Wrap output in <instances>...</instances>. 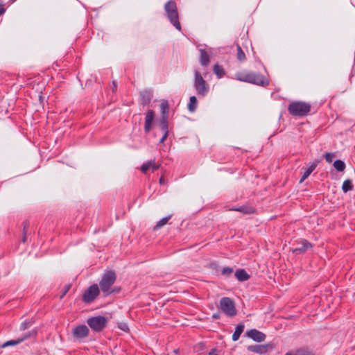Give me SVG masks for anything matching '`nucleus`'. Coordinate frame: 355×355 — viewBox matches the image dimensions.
<instances>
[{"label":"nucleus","mask_w":355,"mask_h":355,"mask_svg":"<svg viewBox=\"0 0 355 355\" xmlns=\"http://www.w3.org/2000/svg\"><path fill=\"white\" fill-rule=\"evenodd\" d=\"M113 290H114V292L119 291V289H117V288H114Z\"/></svg>","instance_id":"nucleus-49"},{"label":"nucleus","mask_w":355,"mask_h":355,"mask_svg":"<svg viewBox=\"0 0 355 355\" xmlns=\"http://www.w3.org/2000/svg\"><path fill=\"white\" fill-rule=\"evenodd\" d=\"M141 96L142 97V105H148L151 101V95L148 92H143L141 93Z\"/></svg>","instance_id":"nucleus-25"},{"label":"nucleus","mask_w":355,"mask_h":355,"mask_svg":"<svg viewBox=\"0 0 355 355\" xmlns=\"http://www.w3.org/2000/svg\"><path fill=\"white\" fill-rule=\"evenodd\" d=\"M120 329L123 330V331H126V330L128 329V326L126 324H125L121 325V326H120Z\"/></svg>","instance_id":"nucleus-42"},{"label":"nucleus","mask_w":355,"mask_h":355,"mask_svg":"<svg viewBox=\"0 0 355 355\" xmlns=\"http://www.w3.org/2000/svg\"><path fill=\"white\" fill-rule=\"evenodd\" d=\"M107 319L105 316L98 315L89 318L87 325L95 332H101L107 326Z\"/></svg>","instance_id":"nucleus-6"},{"label":"nucleus","mask_w":355,"mask_h":355,"mask_svg":"<svg viewBox=\"0 0 355 355\" xmlns=\"http://www.w3.org/2000/svg\"><path fill=\"white\" fill-rule=\"evenodd\" d=\"M236 50H237V53H236L237 60L239 62L245 61L246 59V57H245V53L242 50L240 45H239V44L236 45Z\"/></svg>","instance_id":"nucleus-20"},{"label":"nucleus","mask_w":355,"mask_h":355,"mask_svg":"<svg viewBox=\"0 0 355 355\" xmlns=\"http://www.w3.org/2000/svg\"><path fill=\"white\" fill-rule=\"evenodd\" d=\"M69 288H70V285H66L64 286L63 292H62V295H60V298H62L67 294V293L69 291Z\"/></svg>","instance_id":"nucleus-36"},{"label":"nucleus","mask_w":355,"mask_h":355,"mask_svg":"<svg viewBox=\"0 0 355 355\" xmlns=\"http://www.w3.org/2000/svg\"><path fill=\"white\" fill-rule=\"evenodd\" d=\"M6 12V9L3 8V5L0 4V16L3 15Z\"/></svg>","instance_id":"nucleus-40"},{"label":"nucleus","mask_w":355,"mask_h":355,"mask_svg":"<svg viewBox=\"0 0 355 355\" xmlns=\"http://www.w3.org/2000/svg\"><path fill=\"white\" fill-rule=\"evenodd\" d=\"M99 293L100 290L98 285L92 284L83 293L82 300L85 303H91L94 301Z\"/></svg>","instance_id":"nucleus-8"},{"label":"nucleus","mask_w":355,"mask_h":355,"mask_svg":"<svg viewBox=\"0 0 355 355\" xmlns=\"http://www.w3.org/2000/svg\"><path fill=\"white\" fill-rule=\"evenodd\" d=\"M219 307L221 311L229 317H233L236 315V309L234 302L230 297H222L220 300Z\"/></svg>","instance_id":"nucleus-7"},{"label":"nucleus","mask_w":355,"mask_h":355,"mask_svg":"<svg viewBox=\"0 0 355 355\" xmlns=\"http://www.w3.org/2000/svg\"><path fill=\"white\" fill-rule=\"evenodd\" d=\"M334 166L338 171L341 172L345 170V164L343 161H342L340 159H337L334 162Z\"/></svg>","instance_id":"nucleus-21"},{"label":"nucleus","mask_w":355,"mask_h":355,"mask_svg":"<svg viewBox=\"0 0 355 355\" xmlns=\"http://www.w3.org/2000/svg\"><path fill=\"white\" fill-rule=\"evenodd\" d=\"M170 218H171V216H166V217H164V218H162L161 220H159L157 223V224H156V225H155V229H158V228L162 227V226H164L165 224H166V223H167L168 220Z\"/></svg>","instance_id":"nucleus-29"},{"label":"nucleus","mask_w":355,"mask_h":355,"mask_svg":"<svg viewBox=\"0 0 355 355\" xmlns=\"http://www.w3.org/2000/svg\"><path fill=\"white\" fill-rule=\"evenodd\" d=\"M200 63L206 67L209 64V56L208 53L206 52L205 49H200Z\"/></svg>","instance_id":"nucleus-15"},{"label":"nucleus","mask_w":355,"mask_h":355,"mask_svg":"<svg viewBox=\"0 0 355 355\" xmlns=\"http://www.w3.org/2000/svg\"><path fill=\"white\" fill-rule=\"evenodd\" d=\"M159 183H160L161 184H164V179L163 178H161L159 179Z\"/></svg>","instance_id":"nucleus-45"},{"label":"nucleus","mask_w":355,"mask_h":355,"mask_svg":"<svg viewBox=\"0 0 355 355\" xmlns=\"http://www.w3.org/2000/svg\"><path fill=\"white\" fill-rule=\"evenodd\" d=\"M116 279V274L112 270L105 272L99 282V286L104 296H107L114 292V290H110L111 286L114 284Z\"/></svg>","instance_id":"nucleus-2"},{"label":"nucleus","mask_w":355,"mask_h":355,"mask_svg":"<svg viewBox=\"0 0 355 355\" xmlns=\"http://www.w3.org/2000/svg\"><path fill=\"white\" fill-rule=\"evenodd\" d=\"M116 89V85L115 82H113L112 90H113V92H114Z\"/></svg>","instance_id":"nucleus-44"},{"label":"nucleus","mask_w":355,"mask_h":355,"mask_svg":"<svg viewBox=\"0 0 355 355\" xmlns=\"http://www.w3.org/2000/svg\"><path fill=\"white\" fill-rule=\"evenodd\" d=\"M164 10L171 24H173L177 30L181 31V25L179 21V15L175 2L169 1L166 3Z\"/></svg>","instance_id":"nucleus-3"},{"label":"nucleus","mask_w":355,"mask_h":355,"mask_svg":"<svg viewBox=\"0 0 355 355\" xmlns=\"http://www.w3.org/2000/svg\"><path fill=\"white\" fill-rule=\"evenodd\" d=\"M178 352H179V349H175L173 350V353L175 354H178Z\"/></svg>","instance_id":"nucleus-47"},{"label":"nucleus","mask_w":355,"mask_h":355,"mask_svg":"<svg viewBox=\"0 0 355 355\" xmlns=\"http://www.w3.org/2000/svg\"><path fill=\"white\" fill-rule=\"evenodd\" d=\"M234 275L239 282H245L250 279V275L244 269L236 270Z\"/></svg>","instance_id":"nucleus-14"},{"label":"nucleus","mask_w":355,"mask_h":355,"mask_svg":"<svg viewBox=\"0 0 355 355\" xmlns=\"http://www.w3.org/2000/svg\"><path fill=\"white\" fill-rule=\"evenodd\" d=\"M285 355H311V353L308 350L303 349L297 350L295 353L288 352Z\"/></svg>","instance_id":"nucleus-30"},{"label":"nucleus","mask_w":355,"mask_h":355,"mask_svg":"<svg viewBox=\"0 0 355 355\" xmlns=\"http://www.w3.org/2000/svg\"><path fill=\"white\" fill-rule=\"evenodd\" d=\"M12 2H15L16 0H10Z\"/></svg>","instance_id":"nucleus-50"},{"label":"nucleus","mask_w":355,"mask_h":355,"mask_svg":"<svg viewBox=\"0 0 355 355\" xmlns=\"http://www.w3.org/2000/svg\"><path fill=\"white\" fill-rule=\"evenodd\" d=\"M236 79L257 85L267 86L269 84V81L264 78V76L260 73H238L236 74Z\"/></svg>","instance_id":"nucleus-1"},{"label":"nucleus","mask_w":355,"mask_h":355,"mask_svg":"<svg viewBox=\"0 0 355 355\" xmlns=\"http://www.w3.org/2000/svg\"><path fill=\"white\" fill-rule=\"evenodd\" d=\"M309 245H310V244H309V243H308V242H306H306L304 243L303 247H302V248H295V249L293 250V252H297V251L304 252V251H305V250L307 249V246H308Z\"/></svg>","instance_id":"nucleus-33"},{"label":"nucleus","mask_w":355,"mask_h":355,"mask_svg":"<svg viewBox=\"0 0 355 355\" xmlns=\"http://www.w3.org/2000/svg\"><path fill=\"white\" fill-rule=\"evenodd\" d=\"M150 162H152L151 165H150V168H152V171H155L156 170H157L159 167V164H157L154 160H151L150 161Z\"/></svg>","instance_id":"nucleus-35"},{"label":"nucleus","mask_w":355,"mask_h":355,"mask_svg":"<svg viewBox=\"0 0 355 355\" xmlns=\"http://www.w3.org/2000/svg\"><path fill=\"white\" fill-rule=\"evenodd\" d=\"M198 101L197 98L195 96H192L189 98V102L188 103V110L191 112H193L197 107Z\"/></svg>","instance_id":"nucleus-17"},{"label":"nucleus","mask_w":355,"mask_h":355,"mask_svg":"<svg viewBox=\"0 0 355 355\" xmlns=\"http://www.w3.org/2000/svg\"><path fill=\"white\" fill-rule=\"evenodd\" d=\"M220 313H214V314H213V315H212V318H213V319H215V320H216V319H219V318H220Z\"/></svg>","instance_id":"nucleus-39"},{"label":"nucleus","mask_w":355,"mask_h":355,"mask_svg":"<svg viewBox=\"0 0 355 355\" xmlns=\"http://www.w3.org/2000/svg\"><path fill=\"white\" fill-rule=\"evenodd\" d=\"M89 333L88 327L85 324H80L76 326L72 330V336L76 340H80L86 338Z\"/></svg>","instance_id":"nucleus-9"},{"label":"nucleus","mask_w":355,"mask_h":355,"mask_svg":"<svg viewBox=\"0 0 355 355\" xmlns=\"http://www.w3.org/2000/svg\"><path fill=\"white\" fill-rule=\"evenodd\" d=\"M26 236L24 235V236H23V239H22V242H23V243H25V242H26Z\"/></svg>","instance_id":"nucleus-46"},{"label":"nucleus","mask_w":355,"mask_h":355,"mask_svg":"<svg viewBox=\"0 0 355 355\" xmlns=\"http://www.w3.org/2000/svg\"><path fill=\"white\" fill-rule=\"evenodd\" d=\"M155 117L154 111L152 110H149L146 114L145 117V123L152 124Z\"/></svg>","instance_id":"nucleus-24"},{"label":"nucleus","mask_w":355,"mask_h":355,"mask_svg":"<svg viewBox=\"0 0 355 355\" xmlns=\"http://www.w3.org/2000/svg\"><path fill=\"white\" fill-rule=\"evenodd\" d=\"M151 125H152V124H150V123H145V124H144V130H145V132L146 133L149 132V131L150 130Z\"/></svg>","instance_id":"nucleus-37"},{"label":"nucleus","mask_w":355,"mask_h":355,"mask_svg":"<svg viewBox=\"0 0 355 355\" xmlns=\"http://www.w3.org/2000/svg\"><path fill=\"white\" fill-rule=\"evenodd\" d=\"M37 329H32L31 331H28L26 334H24L21 337L19 338V339H23V341L28 339L30 337H34L37 335Z\"/></svg>","instance_id":"nucleus-26"},{"label":"nucleus","mask_w":355,"mask_h":355,"mask_svg":"<svg viewBox=\"0 0 355 355\" xmlns=\"http://www.w3.org/2000/svg\"><path fill=\"white\" fill-rule=\"evenodd\" d=\"M26 228H27V224H26V223H24V234H26Z\"/></svg>","instance_id":"nucleus-43"},{"label":"nucleus","mask_w":355,"mask_h":355,"mask_svg":"<svg viewBox=\"0 0 355 355\" xmlns=\"http://www.w3.org/2000/svg\"><path fill=\"white\" fill-rule=\"evenodd\" d=\"M325 159L327 162L331 163L333 161L334 154L331 153H327L325 154Z\"/></svg>","instance_id":"nucleus-34"},{"label":"nucleus","mask_w":355,"mask_h":355,"mask_svg":"<svg viewBox=\"0 0 355 355\" xmlns=\"http://www.w3.org/2000/svg\"><path fill=\"white\" fill-rule=\"evenodd\" d=\"M168 135H167L166 132L164 133L163 134V136L162 137V138L160 139L159 143V144H162L164 142V141L166 139V138L168 137Z\"/></svg>","instance_id":"nucleus-38"},{"label":"nucleus","mask_w":355,"mask_h":355,"mask_svg":"<svg viewBox=\"0 0 355 355\" xmlns=\"http://www.w3.org/2000/svg\"><path fill=\"white\" fill-rule=\"evenodd\" d=\"M315 166H313V165L312 164V168H311L312 171L314 170Z\"/></svg>","instance_id":"nucleus-48"},{"label":"nucleus","mask_w":355,"mask_h":355,"mask_svg":"<svg viewBox=\"0 0 355 355\" xmlns=\"http://www.w3.org/2000/svg\"><path fill=\"white\" fill-rule=\"evenodd\" d=\"M161 119L160 120H168L169 116V105L166 101H164L160 104Z\"/></svg>","instance_id":"nucleus-12"},{"label":"nucleus","mask_w":355,"mask_h":355,"mask_svg":"<svg viewBox=\"0 0 355 355\" xmlns=\"http://www.w3.org/2000/svg\"><path fill=\"white\" fill-rule=\"evenodd\" d=\"M310 109L311 105L302 101L291 102L288 107L289 114L295 117H302L306 115Z\"/></svg>","instance_id":"nucleus-5"},{"label":"nucleus","mask_w":355,"mask_h":355,"mask_svg":"<svg viewBox=\"0 0 355 355\" xmlns=\"http://www.w3.org/2000/svg\"><path fill=\"white\" fill-rule=\"evenodd\" d=\"M159 126L164 133L168 135V120H159Z\"/></svg>","instance_id":"nucleus-23"},{"label":"nucleus","mask_w":355,"mask_h":355,"mask_svg":"<svg viewBox=\"0 0 355 355\" xmlns=\"http://www.w3.org/2000/svg\"><path fill=\"white\" fill-rule=\"evenodd\" d=\"M22 342H23V339H19V338L17 340H8L1 345L0 346V348H5L7 347L15 346L18 344H20Z\"/></svg>","instance_id":"nucleus-18"},{"label":"nucleus","mask_w":355,"mask_h":355,"mask_svg":"<svg viewBox=\"0 0 355 355\" xmlns=\"http://www.w3.org/2000/svg\"><path fill=\"white\" fill-rule=\"evenodd\" d=\"M193 87L200 97L206 96L209 92V85L197 70L194 71Z\"/></svg>","instance_id":"nucleus-4"},{"label":"nucleus","mask_w":355,"mask_h":355,"mask_svg":"<svg viewBox=\"0 0 355 355\" xmlns=\"http://www.w3.org/2000/svg\"><path fill=\"white\" fill-rule=\"evenodd\" d=\"M274 348V345L272 343H267L264 345H249L248 350L257 354H263L266 353L268 350H271Z\"/></svg>","instance_id":"nucleus-10"},{"label":"nucleus","mask_w":355,"mask_h":355,"mask_svg":"<svg viewBox=\"0 0 355 355\" xmlns=\"http://www.w3.org/2000/svg\"><path fill=\"white\" fill-rule=\"evenodd\" d=\"M230 210L240 211L245 214H250L254 213L255 211L254 207L248 205L232 207Z\"/></svg>","instance_id":"nucleus-13"},{"label":"nucleus","mask_w":355,"mask_h":355,"mask_svg":"<svg viewBox=\"0 0 355 355\" xmlns=\"http://www.w3.org/2000/svg\"><path fill=\"white\" fill-rule=\"evenodd\" d=\"M209 355H217V350L216 349H212L209 352Z\"/></svg>","instance_id":"nucleus-41"},{"label":"nucleus","mask_w":355,"mask_h":355,"mask_svg":"<svg viewBox=\"0 0 355 355\" xmlns=\"http://www.w3.org/2000/svg\"><path fill=\"white\" fill-rule=\"evenodd\" d=\"M151 164H152V162H150V161H149V162H147L144 163V164L141 165V171L143 173H146V171H147L149 168H150V165H151Z\"/></svg>","instance_id":"nucleus-32"},{"label":"nucleus","mask_w":355,"mask_h":355,"mask_svg":"<svg viewBox=\"0 0 355 355\" xmlns=\"http://www.w3.org/2000/svg\"><path fill=\"white\" fill-rule=\"evenodd\" d=\"M245 334L248 337L258 343L264 341L266 338L265 334L255 329L247 331Z\"/></svg>","instance_id":"nucleus-11"},{"label":"nucleus","mask_w":355,"mask_h":355,"mask_svg":"<svg viewBox=\"0 0 355 355\" xmlns=\"http://www.w3.org/2000/svg\"><path fill=\"white\" fill-rule=\"evenodd\" d=\"M310 174H311V166H308L306 170L304 173L303 175L300 178V182L301 183V182H304V180H306Z\"/></svg>","instance_id":"nucleus-31"},{"label":"nucleus","mask_w":355,"mask_h":355,"mask_svg":"<svg viewBox=\"0 0 355 355\" xmlns=\"http://www.w3.org/2000/svg\"><path fill=\"white\" fill-rule=\"evenodd\" d=\"M245 326L243 323H239L236 325L235 331L232 335V340L236 341L239 339L241 334L244 330Z\"/></svg>","instance_id":"nucleus-16"},{"label":"nucleus","mask_w":355,"mask_h":355,"mask_svg":"<svg viewBox=\"0 0 355 355\" xmlns=\"http://www.w3.org/2000/svg\"><path fill=\"white\" fill-rule=\"evenodd\" d=\"M352 189H353L352 182L350 180H346L343 182V186H342V189H343V192L346 193L349 191L352 190Z\"/></svg>","instance_id":"nucleus-22"},{"label":"nucleus","mask_w":355,"mask_h":355,"mask_svg":"<svg viewBox=\"0 0 355 355\" xmlns=\"http://www.w3.org/2000/svg\"><path fill=\"white\" fill-rule=\"evenodd\" d=\"M213 71L218 78H221L225 74L224 69L218 64H214Z\"/></svg>","instance_id":"nucleus-19"},{"label":"nucleus","mask_w":355,"mask_h":355,"mask_svg":"<svg viewBox=\"0 0 355 355\" xmlns=\"http://www.w3.org/2000/svg\"><path fill=\"white\" fill-rule=\"evenodd\" d=\"M233 271V268L224 267L221 270V275L226 277H229L232 274Z\"/></svg>","instance_id":"nucleus-27"},{"label":"nucleus","mask_w":355,"mask_h":355,"mask_svg":"<svg viewBox=\"0 0 355 355\" xmlns=\"http://www.w3.org/2000/svg\"><path fill=\"white\" fill-rule=\"evenodd\" d=\"M33 324V322L32 320H24L23 321L21 324H20V330L21 331H24L28 328H30Z\"/></svg>","instance_id":"nucleus-28"}]
</instances>
